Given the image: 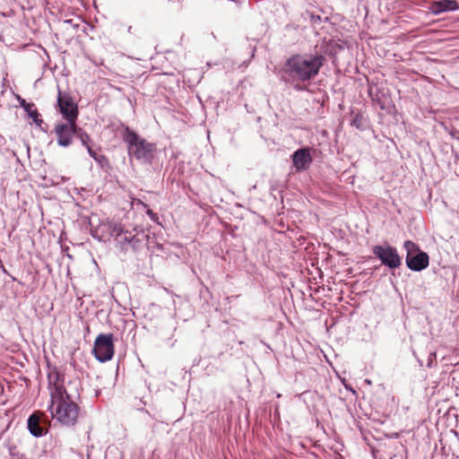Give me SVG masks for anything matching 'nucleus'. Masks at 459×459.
I'll return each instance as SVG.
<instances>
[{"instance_id": "nucleus-1", "label": "nucleus", "mask_w": 459, "mask_h": 459, "mask_svg": "<svg viewBox=\"0 0 459 459\" xmlns=\"http://www.w3.org/2000/svg\"><path fill=\"white\" fill-rule=\"evenodd\" d=\"M75 381L66 379L65 376L51 369L48 374V388L50 394L48 411L53 419L64 426H74L78 419L79 407L74 398L79 396V389Z\"/></svg>"}, {"instance_id": "nucleus-2", "label": "nucleus", "mask_w": 459, "mask_h": 459, "mask_svg": "<svg viewBox=\"0 0 459 459\" xmlns=\"http://www.w3.org/2000/svg\"><path fill=\"white\" fill-rule=\"evenodd\" d=\"M324 60L322 55H294L287 59L283 71L293 81L306 82L318 74Z\"/></svg>"}, {"instance_id": "nucleus-3", "label": "nucleus", "mask_w": 459, "mask_h": 459, "mask_svg": "<svg viewBox=\"0 0 459 459\" xmlns=\"http://www.w3.org/2000/svg\"><path fill=\"white\" fill-rule=\"evenodd\" d=\"M123 139L127 144L128 154L142 163L151 164L156 145L142 138L134 131L126 127Z\"/></svg>"}, {"instance_id": "nucleus-4", "label": "nucleus", "mask_w": 459, "mask_h": 459, "mask_svg": "<svg viewBox=\"0 0 459 459\" xmlns=\"http://www.w3.org/2000/svg\"><path fill=\"white\" fill-rule=\"evenodd\" d=\"M406 250V264L414 272H420L429 265V258L426 252L420 249L419 246L411 240L403 243Z\"/></svg>"}, {"instance_id": "nucleus-5", "label": "nucleus", "mask_w": 459, "mask_h": 459, "mask_svg": "<svg viewBox=\"0 0 459 459\" xmlns=\"http://www.w3.org/2000/svg\"><path fill=\"white\" fill-rule=\"evenodd\" d=\"M93 353L100 362L110 360L114 355L113 335H98L94 342Z\"/></svg>"}, {"instance_id": "nucleus-6", "label": "nucleus", "mask_w": 459, "mask_h": 459, "mask_svg": "<svg viewBox=\"0 0 459 459\" xmlns=\"http://www.w3.org/2000/svg\"><path fill=\"white\" fill-rule=\"evenodd\" d=\"M373 254L381 261V263L390 269H395L402 264V259L395 247L390 245L375 246Z\"/></svg>"}, {"instance_id": "nucleus-7", "label": "nucleus", "mask_w": 459, "mask_h": 459, "mask_svg": "<svg viewBox=\"0 0 459 459\" xmlns=\"http://www.w3.org/2000/svg\"><path fill=\"white\" fill-rule=\"evenodd\" d=\"M77 126L75 122H66L56 124L55 126V134L58 145L68 147L73 143L74 135H76Z\"/></svg>"}, {"instance_id": "nucleus-8", "label": "nucleus", "mask_w": 459, "mask_h": 459, "mask_svg": "<svg viewBox=\"0 0 459 459\" xmlns=\"http://www.w3.org/2000/svg\"><path fill=\"white\" fill-rule=\"evenodd\" d=\"M57 105L59 111L66 122H76L78 117L77 105L69 95L58 92Z\"/></svg>"}, {"instance_id": "nucleus-9", "label": "nucleus", "mask_w": 459, "mask_h": 459, "mask_svg": "<svg viewBox=\"0 0 459 459\" xmlns=\"http://www.w3.org/2000/svg\"><path fill=\"white\" fill-rule=\"evenodd\" d=\"M292 162L297 170H304L312 162L310 152L307 148H301L292 154Z\"/></svg>"}, {"instance_id": "nucleus-10", "label": "nucleus", "mask_w": 459, "mask_h": 459, "mask_svg": "<svg viewBox=\"0 0 459 459\" xmlns=\"http://www.w3.org/2000/svg\"><path fill=\"white\" fill-rule=\"evenodd\" d=\"M458 8L457 2L455 0H444L438 3H436L433 6V12L435 13H439L446 11H454Z\"/></svg>"}, {"instance_id": "nucleus-11", "label": "nucleus", "mask_w": 459, "mask_h": 459, "mask_svg": "<svg viewBox=\"0 0 459 459\" xmlns=\"http://www.w3.org/2000/svg\"><path fill=\"white\" fill-rule=\"evenodd\" d=\"M28 429L34 437H41L43 435V429L39 426V419L35 414L29 417Z\"/></svg>"}, {"instance_id": "nucleus-12", "label": "nucleus", "mask_w": 459, "mask_h": 459, "mask_svg": "<svg viewBox=\"0 0 459 459\" xmlns=\"http://www.w3.org/2000/svg\"><path fill=\"white\" fill-rule=\"evenodd\" d=\"M105 226L108 230V234L110 236H119L123 232V228L120 223H117L114 221H108Z\"/></svg>"}, {"instance_id": "nucleus-13", "label": "nucleus", "mask_w": 459, "mask_h": 459, "mask_svg": "<svg viewBox=\"0 0 459 459\" xmlns=\"http://www.w3.org/2000/svg\"><path fill=\"white\" fill-rule=\"evenodd\" d=\"M25 111L28 113L29 117H31L36 124L40 125V123H42V120L39 118V112L34 108L33 103L31 105H27V107H25Z\"/></svg>"}, {"instance_id": "nucleus-14", "label": "nucleus", "mask_w": 459, "mask_h": 459, "mask_svg": "<svg viewBox=\"0 0 459 459\" xmlns=\"http://www.w3.org/2000/svg\"><path fill=\"white\" fill-rule=\"evenodd\" d=\"M76 136L80 139L83 146L87 147V145H90L89 143L91 141V138L89 134L83 132L81 128L77 129Z\"/></svg>"}, {"instance_id": "nucleus-15", "label": "nucleus", "mask_w": 459, "mask_h": 459, "mask_svg": "<svg viewBox=\"0 0 459 459\" xmlns=\"http://www.w3.org/2000/svg\"><path fill=\"white\" fill-rule=\"evenodd\" d=\"M86 149L90 156L92 157L96 161L100 163L101 160L105 159L104 156L98 155L90 145H87Z\"/></svg>"}, {"instance_id": "nucleus-16", "label": "nucleus", "mask_w": 459, "mask_h": 459, "mask_svg": "<svg viewBox=\"0 0 459 459\" xmlns=\"http://www.w3.org/2000/svg\"><path fill=\"white\" fill-rule=\"evenodd\" d=\"M86 149L90 156L92 157L96 161L100 163L101 160L105 159L104 156L98 155L90 145H87Z\"/></svg>"}, {"instance_id": "nucleus-17", "label": "nucleus", "mask_w": 459, "mask_h": 459, "mask_svg": "<svg viewBox=\"0 0 459 459\" xmlns=\"http://www.w3.org/2000/svg\"><path fill=\"white\" fill-rule=\"evenodd\" d=\"M146 213L150 216L151 219L154 220L155 214L153 213V212L151 209H148L146 211Z\"/></svg>"}, {"instance_id": "nucleus-18", "label": "nucleus", "mask_w": 459, "mask_h": 459, "mask_svg": "<svg viewBox=\"0 0 459 459\" xmlns=\"http://www.w3.org/2000/svg\"><path fill=\"white\" fill-rule=\"evenodd\" d=\"M32 103H28L25 101V100H21V106L25 109V107H27V105H31Z\"/></svg>"}, {"instance_id": "nucleus-19", "label": "nucleus", "mask_w": 459, "mask_h": 459, "mask_svg": "<svg viewBox=\"0 0 459 459\" xmlns=\"http://www.w3.org/2000/svg\"><path fill=\"white\" fill-rule=\"evenodd\" d=\"M139 204H141L143 206L146 207L145 204L142 203L141 201H139Z\"/></svg>"}]
</instances>
